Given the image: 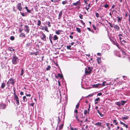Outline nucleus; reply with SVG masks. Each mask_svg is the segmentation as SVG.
<instances>
[{
    "mask_svg": "<svg viewBox=\"0 0 130 130\" xmlns=\"http://www.w3.org/2000/svg\"><path fill=\"white\" fill-rule=\"evenodd\" d=\"M19 61V59L16 56L13 57L12 59V61L13 64H16Z\"/></svg>",
    "mask_w": 130,
    "mask_h": 130,
    "instance_id": "nucleus-1",
    "label": "nucleus"
},
{
    "mask_svg": "<svg viewBox=\"0 0 130 130\" xmlns=\"http://www.w3.org/2000/svg\"><path fill=\"white\" fill-rule=\"evenodd\" d=\"M10 84H12L14 85V79L12 78H11L7 82V84L8 86H10Z\"/></svg>",
    "mask_w": 130,
    "mask_h": 130,
    "instance_id": "nucleus-2",
    "label": "nucleus"
},
{
    "mask_svg": "<svg viewBox=\"0 0 130 130\" xmlns=\"http://www.w3.org/2000/svg\"><path fill=\"white\" fill-rule=\"evenodd\" d=\"M14 95V99L16 101V104L17 105H19V98L17 94H15Z\"/></svg>",
    "mask_w": 130,
    "mask_h": 130,
    "instance_id": "nucleus-3",
    "label": "nucleus"
},
{
    "mask_svg": "<svg viewBox=\"0 0 130 130\" xmlns=\"http://www.w3.org/2000/svg\"><path fill=\"white\" fill-rule=\"evenodd\" d=\"M88 71L86 68L85 69V72L86 74H90L92 70V69H91V67H88Z\"/></svg>",
    "mask_w": 130,
    "mask_h": 130,
    "instance_id": "nucleus-4",
    "label": "nucleus"
},
{
    "mask_svg": "<svg viewBox=\"0 0 130 130\" xmlns=\"http://www.w3.org/2000/svg\"><path fill=\"white\" fill-rule=\"evenodd\" d=\"M42 36H40V37L41 39L44 41H46V36L45 34L43 32L42 33Z\"/></svg>",
    "mask_w": 130,
    "mask_h": 130,
    "instance_id": "nucleus-5",
    "label": "nucleus"
},
{
    "mask_svg": "<svg viewBox=\"0 0 130 130\" xmlns=\"http://www.w3.org/2000/svg\"><path fill=\"white\" fill-rule=\"evenodd\" d=\"M6 106V104L3 103L0 104V109H5Z\"/></svg>",
    "mask_w": 130,
    "mask_h": 130,
    "instance_id": "nucleus-6",
    "label": "nucleus"
},
{
    "mask_svg": "<svg viewBox=\"0 0 130 130\" xmlns=\"http://www.w3.org/2000/svg\"><path fill=\"white\" fill-rule=\"evenodd\" d=\"M24 30L26 32L27 34L28 33L30 29L28 26L27 25H24Z\"/></svg>",
    "mask_w": 130,
    "mask_h": 130,
    "instance_id": "nucleus-7",
    "label": "nucleus"
},
{
    "mask_svg": "<svg viewBox=\"0 0 130 130\" xmlns=\"http://www.w3.org/2000/svg\"><path fill=\"white\" fill-rule=\"evenodd\" d=\"M17 8L19 11H21L22 9V7L21 4V3H19L17 5Z\"/></svg>",
    "mask_w": 130,
    "mask_h": 130,
    "instance_id": "nucleus-8",
    "label": "nucleus"
},
{
    "mask_svg": "<svg viewBox=\"0 0 130 130\" xmlns=\"http://www.w3.org/2000/svg\"><path fill=\"white\" fill-rule=\"evenodd\" d=\"M1 67L2 69H3L5 71L7 70V67L5 64H3L2 63H1Z\"/></svg>",
    "mask_w": 130,
    "mask_h": 130,
    "instance_id": "nucleus-9",
    "label": "nucleus"
},
{
    "mask_svg": "<svg viewBox=\"0 0 130 130\" xmlns=\"http://www.w3.org/2000/svg\"><path fill=\"white\" fill-rule=\"evenodd\" d=\"M102 123L100 122H98L95 123L94 124L96 126H101V127H103L104 128V126L102 125Z\"/></svg>",
    "mask_w": 130,
    "mask_h": 130,
    "instance_id": "nucleus-10",
    "label": "nucleus"
},
{
    "mask_svg": "<svg viewBox=\"0 0 130 130\" xmlns=\"http://www.w3.org/2000/svg\"><path fill=\"white\" fill-rule=\"evenodd\" d=\"M77 5H81V3L80 1H77L76 2L74 3L73 4V5L74 6H76Z\"/></svg>",
    "mask_w": 130,
    "mask_h": 130,
    "instance_id": "nucleus-11",
    "label": "nucleus"
},
{
    "mask_svg": "<svg viewBox=\"0 0 130 130\" xmlns=\"http://www.w3.org/2000/svg\"><path fill=\"white\" fill-rule=\"evenodd\" d=\"M114 27L115 30L118 31L120 30V27L117 25H115L114 26Z\"/></svg>",
    "mask_w": 130,
    "mask_h": 130,
    "instance_id": "nucleus-12",
    "label": "nucleus"
},
{
    "mask_svg": "<svg viewBox=\"0 0 130 130\" xmlns=\"http://www.w3.org/2000/svg\"><path fill=\"white\" fill-rule=\"evenodd\" d=\"M88 127V125H83L82 127V129L83 130H86Z\"/></svg>",
    "mask_w": 130,
    "mask_h": 130,
    "instance_id": "nucleus-13",
    "label": "nucleus"
},
{
    "mask_svg": "<svg viewBox=\"0 0 130 130\" xmlns=\"http://www.w3.org/2000/svg\"><path fill=\"white\" fill-rule=\"evenodd\" d=\"M56 78H58V77H60V78L61 79L63 78V76L62 74H60L59 73L58 74V76H55Z\"/></svg>",
    "mask_w": 130,
    "mask_h": 130,
    "instance_id": "nucleus-14",
    "label": "nucleus"
},
{
    "mask_svg": "<svg viewBox=\"0 0 130 130\" xmlns=\"http://www.w3.org/2000/svg\"><path fill=\"white\" fill-rule=\"evenodd\" d=\"M97 63L98 64H100V63L101 62V57H98L97 58Z\"/></svg>",
    "mask_w": 130,
    "mask_h": 130,
    "instance_id": "nucleus-15",
    "label": "nucleus"
},
{
    "mask_svg": "<svg viewBox=\"0 0 130 130\" xmlns=\"http://www.w3.org/2000/svg\"><path fill=\"white\" fill-rule=\"evenodd\" d=\"M62 14V10H61L60 11L58 15V19H60L61 17V16Z\"/></svg>",
    "mask_w": 130,
    "mask_h": 130,
    "instance_id": "nucleus-16",
    "label": "nucleus"
},
{
    "mask_svg": "<svg viewBox=\"0 0 130 130\" xmlns=\"http://www.w3.org/2000/svg\"><path fill=\"white\" fill-rule=\"evenodd\" d=\"M63 32L62 30H57L56 31L55 33L56 34H57V35H59L60 34V32Z\"/></svg>",
    "mask_w": 130,
    "mask_h": 130,
    "instance_id": "nucleus-17",
    "label": "nucleus"
},
{
    "mask_svg": "<svg viewBox=\"0 0 130 130\" xmlns=\"http://www.w3.org/2000/svg\"><path fill=\"white\" fill-rule=\"evenodd\" d=\"M120 123L121 124L123 125L126 128H128V126L127 125L125 124L124 123H123L122 122L120 121Z\"/></svg>",
    "mask_w": 130,
    "mask_h": 130,
    "instance_id": "nucleus-18",
    "label": "nucleus"
},
{
    "mask_svg": "<svg viewBox=\"0 0 130 130\" xmlns=\"http://www.w3.org/2000/svg\"><path fill=\"white\" fill-rule=\"evenodd\" d=\"M117 18L118 19L117 21L118 22H119L122 19V17H120L119 16L117 17Z\"/></svg>",
    "mask_w": 130,
    "mask_h": 130,
    "instance_id": "nucleus-19",
    "label": "nucleus"
},
{
    "mask_svg": "<svg viewBox=\"0 0 130 130\" xmlns=\"http://www.w3.org/2000/svg\"><path fill=\"white\" fill-rule=\"evenodd\" d=\"M5 86V84L4 82H3L2 83V85L1 86V88H4Z\"/></svg>",
    "mask_w": 130,
    "mask_h": 130,
    "instance_id": "nucleus-20",
    "label": "nucleus"
},
{
    "mask_svg": "<svg viewBox=\"0 0 130 130\" xmlns=\"http://www.w3.org/2000/svg\"><path fill=\"white\" fill-rule=\"evenodd\" d=\"M58 39V37L56 35L54 36L53 39L54 40H56Z\"/></svg>",
    "mask_w": 130,
    "mask_h": 130,
    "instance_id": "nucleus-21",
    "label": "nucleus"
},
{
    "mask_svg": "<svg viewBox=\"0 0 130 130\" xmlns=\"http://www.w3.org/2000/svg\"><path fill=\"white\" fill-rule=\"evenodd\" d=\"M76 29L77 31L79 33H80L81 32V30L78 27H76Z\"/></svg>",
    "mask_w": 130,
    "mask_h": 130,
    "instance_id": "nucleus-22",
    "label": "nucleus"
},
{
    "mask_svg": "<svg viewBox=\"0 0 130 130\" xmlns=\"http://www.w3.org/2000/svg\"><path fill=\"white\" fill-rule=\"evenodd\" d=\"M23 99L24 102H26L27 101V99L26 98V96H24L23 97Z\"/></svg>",
    "mask_w": 130,
    "mask_h": 130,
    "instance_id": "nucleus-23",
    "label": "nucleus"
},
{
    "mask_svg": "<svg viewBox=\"0 0 130 130\" xmlns=\"http://www.w3.org/2000/svg\"><path fill=\"white\" fill-rule=\"evenodd\" d=\"M41 24V22L40 20H38L37 21V25L38 26H39Z\"/></svg>",
    "mask_w": 130,
    "mask_h": 130,
    "instance_id": "nucleus-24",
    "label": "nucleus"
},
{
    "mask_svg": "<svg viewBox=\"0 0 130 130\" xmlns=\"http://www.w3.org/2000/svg\"><path fill=\"white\" fill-rule=\"evenodd\" d=\"M64 125V124L63 123L61 125H60L59 126V129L61 130L63 128V126Z\"/></svg>",
    "mask_w": 130,
    "mask_h": 130,
    "instance_id": "nucleus-25",
    "label": "nucleus"
},
{
    "mask_svg": "<svg viewBox=\"0 0 130 130\" xmlns=\"http://www.w3.org/2000/svg\"><path fill=\"white\" fill-rule=\"evenodd\" d=\"M20 36L21 37H25V35L24 33H22L20 35Z\"/></svg>",
    "mask_w": 130,
    "mask_h": 130,
    "instance_id": "nucleus-26",
    "label": "nucleus"
},
{
    "mask_svg": "<svg viewBox=\"0 0 130 130\" xmlns=\"http://www.w3.org/2000/svg\"><path fill=\"white\" fill-rule=\"evenodd\" d=\"M99 85H100V84H94L93 85V87H94L95 88H97Z\"/></svg>",
    "mask_w": 130,
    "mask_h": 130,
    "instance_id": "nucleus-27",
    "label": "nucleus"
},
{
    "mask_svg": "<svg viewBox=\"0 0 130 130\" xmlns=\"http://www.w3.org/2000/svg\"><path fill=\"white\" fill-rule=\"evenodd\" d=\"M118 36H119V38L120 39V41H121V40L122 39V38L121 36L122 37V34H119L118 35Z\"/></svg>",
    "mask_w": 130,
    "mask_h": 130,
    "instance_id": "nucleus-28",
    "label": "nucleus"
},
{
    "mask_svg": "<svg viewBox=\"0 0 130 130\" xmlns=\"http://www.w3.org/2000/svg\"><path fill=\"white\" fill-rule=\"evenodd\" d=\"M9 50L10 51H15V50L13 49L12 47H9L8 48Z\"/></svg>",
    "mask_w": 130,
    "mask_h": 130,
    "instance_id": "nucleus-29",
    "label": "nucleus"
},
{
    "mask_svg": "<svg viewBox=\"0 0 130 130\" xmlns=\"http://www.w3.org/2000/svg\"><path fill=\"white\" fill-rule=\"evenodd\" d=\"M128 118V117L127 116L122 117V118L123 120H126Z\"/></svg>",
    "mask_w": 130,
    "mask_h": 130,
    "instance_id": "nucleus-30",
    "label": "nucleus"
},
{
    "mask_svg": "<svg viewBox=\"0 0 130 130\" xmlns=\"http://www.w3.org/2000/svg\"><path fill=\"white\" fill-rule=\"evenodd\" d=\"M44 30H45V31H46L47 32H49V31L48 30V28H47V27H46V26L44 28Z\"/></svg>",
    "mask_w": 130,
    "mask_h": 130,
    "instance_id": "nucleus-31",
    "label": "nucleus"
},
{
    "mask_svg": "<svg viewBox=\"0 0 130 130\" xmlns=\"http://www.w3.org/2000/svg\"><path fill=\"white\" fill-rule=\"evenodd\" d=\"M109 6V5L107 4V3H106L104 5V7L106 8L108 7Z\"/></svg>",
    "mask_w": 130,
    "mask_h": 130,
    "instance_id": "nucleus-32",
    "label": "nucleus"
},
{
    "mask_svg": "<svg viewBox=\"0 0 130 130\" xmlns=\"http://www.w3.org/2000/svg\"><path fill=\"white\" fill-rule=\"evenodd\" d=\"M51 68V67L50 66H48L46 68V70L48 71L50 70Z\"/></svg>",
    "mask_w": 130,
    "mask_h": 130,
    "instance_id": "nucleus-33",
    "label": "nucleus"
},
{
    "mask_svg": "<svg viewBox=\"0 0 130 130\" xmlns=\"http://www.w3.org/2000/svg\"><path fill=\"white\" fill-rule=\"evenodd\" d=\"M71 45H69V46H67V48L68 49H69L70 50H71Z\"/></svg>",
    "mask_w": 130,
    "mask_h": 130,
    "instance_id": "nucleus-34",
    "label": "nucleus"
},
{
    "mask_svg": "<svg viewBox=\"0 0 130 130\" xmlns=\"http://www.w3.org/2000/svg\"><path fill=\"white\" fill-rule=\"evenodd\" d=\"M106 83V82L105 81H104L103 82V83L102 84H100V85L105 86V84Z\"/></svg>",
    "mask_w": 130,
    "mask_h": 130,
    "instance_id": "nucleus-35",
    "label": "nucleus"
},
{
    "mask_svg": "<svg viewBox=\"0 0 130 130\" xmlns=\"http://www.w3.org/2000/svg\"><path fill=\"white\" fill-rule=\"evenodd\" d=\"M121 104L122 105H123L125 103H126V102L125 101H121Z\"/></svg>",
    "mask_w": 130,
    "mask_h": 130,
    "instance_id": "nucleus-36",
    "label": "nucleus"
},
{
    "mask_svg": "<svg viewBox=\"0 0 130 130\" xmlns=\"http://www.w3.org/2000/svg\"><path fill=\"white\" fill-rule=\"evenodd\" d=\"M115 45H116V46H117L118 48L119 49H120V47L119 46V44H118V43L117 42L115 44Z\"/></svg>",
    "mask_w": 130,
    "mask_h": 130,
    "instance_id": "nucleus-37",
    "label": "nucleus"
},
{
    "mask_svg": "<svg viewBox=\"0 0 130 130\" xmlns=\"http://www.w3.org/2000/svg\"><path fill=\"white\" fill-rule=\"evenodd\" d=\"M117 121L116 120H114L113 121V123H115V124L116 125H117L118 124V123L117 122Z\"/></svg>",
    "mask_w": 130,
    "mask_h": 130,
    "instance_id": "nucleus-38",
    "label": "nucleus"
},
{
    "mask_svg": "<svg viewBox=\"0 0 130 130\" xmlns=\"http://www.w3.org/2000/svg\"><path fill=\"white\" fill-rule=\"evenodd\" d=\"M10 39L11 40H13L14 39V37L13 36H11L10 37Z\"/></svg>",
    "mask_w": 130,
    "mask_h": 130,
    "instance_id": "nucleus-39",
    "label": "nucleus"
},
{
    "mask_svg": "<svg viewBox=\"0 0 130 130\" xmlns=\"http://www.w3.org/2000/svg\"><path fill=\"white\" fill-rule=\"evenodd\" d=\"M108 24H109L110 26L111 27H113V25L112 24V23H111L109 22H108Z\"/></svg>",
    "mask_w": 130,
    "mask_h": 130,
    "instance_id": "nucleus-40",
    "label": "nucleus"
},
{
    "mask_svg": "<svg viewBox=\"0 0 130 130\" xmlns=\"http://www.w3.org/2000/svg\"><path fill=\"white\" fill-rule=\"evenodd\" d=\"M129 14L127 12H125V15L126 17L128 16L129 15Z\"/></svg>",
    "mask_w": 130,
    "mask_h": 130,
    "instance_id": "nucleus-41",
    "label": "nucleus"
},
{
    "mask_svg": "<svg viewBox=\"0 0 130 130\" xmlns=\"http://www.w3.org/2000/svg\"><path fill=\"white\" fill-rule=\"evenodd\" d=\"M31 45V44L30 43H28L26 44V47H28V46H29Z\"/></svg>",
    "mask_w": 130,
    "mask_h": 130,
    "instance_id": "nucleus-42",
    "label": "nucleus"
},
{
    "mask_svg": "<svg viewBox=\"0 0 130 130\" xmlns=\"http://www.w3.org/2000/svg\"><path fill=\"white\" fill-rule=\"evenodd\" d=\"M70 129L71 130H78L76 128H73V127H71Z\"/></svg>",
    "mask_w": 130,
    "mask_h": 130,
    "instance_id": "nucleus-43",
    "label": "nucleus"
},
{
    "mask_svg": "<svg viewBox=\"0 0 130 130\" xmlns=\"http://www.w3.org/2000/svg\"><path fill=\"white\" fill-rule=\"evenodd\" d=\"M77 115L76 114V115L75 116V118H76V119L78 122L79 121V119L78 118V117Z\"/></svg>",
    "mask_w": 130,
    "mask_h": 130,
    "instance_id": "nucleus-44",
    "label": "nucleus"
},
{
    "mask_svg": "<svg viewBox=\"0 0 130 130\" xmlns=\"http://www.w3.org/2000/svg\"><path fill=\"white\" fill-rule=\"evenodd\" d=\"M95 14L96 16V17L97 18H98L99 17V13L97 12H96L95 13Z\"/></svg>",
    "mask_w": 130,
    "mask_h": 130,
    "instance_id": "nucleus-45",
    "label": "nucleus"
},
{
    "mask_svg": "<svg viewBox=\"0 0 130 130\" xmlns=\"http://www.w3.org/2000/svg\"><path fill=\"white\" fill-rule=\"evenodd\" d=\"M100 100V98H97L95 99V102H97L99 101Z\"/></svg>",
    "mask_w": 130,
    "mask_h": 130,
    "instance_id": "nucleus-46",
    "label": "nucleus"
},
{
    "mask_svg": "<svg viewBox=\"0 0 130 130\" xmlns=\"http://www.w3.org/2000/svg\"><path fill=\"white\" fill-rule=\"evenodd\" d=\"M87 113H88V112H87V110H85L84 111V114L85 115H86Z\"/></svg>",
    "mask_w": 130,
    "mask_h": 130,
    "instance_id": "nucleus-47",
    "label": "nucleus"
},
{
    "mask_svg": "<svg viewBox=\"0 0 130 130\" xmlns=\"http://www.w3.org/2000/svg\"><path fill=\"white\" fill-rule=\"evenodd\" d=\"M39 54V51H38L34 53V54L35 55L37 56Z\"/></svg>",
    "mask_w": 130,
    "mask_h": 130,
    "instance_id": "nucleus-48",
    "label": "nucleus"
},
{
    "mask_svg": "<svg viewBox=\"0 0 130 130\" xmlns=\"http://www.w3.org/2000/svg\"><path fill=\"white\" fill-rule=\"evenodd\" d=\"M88 1V0H84V1L85 4L86 5H87L88 4L87 2Z\"/></svg>",
    "mask_w": 130,
    "mask_h": 130,
    "instance_id": "nucleus-49",
    "label": "nucleus"
},
{
    "mask_svg": "<svg viewBox=\"0 0 130 130\" xmlns=\"http://www.w3.org/2000/svg\"><path fill=\"white\" fill-rule=\"evenodd\" d=\"M79 104L78 103L76 105V108H78L79 107Z\"/></svg>",
    "mask_w": 130,
    "mask_h": 130,
    "instance_id": "nucleus-50",
    "label": "nucleus"
},
{
    "mask_svg": "<svg viewBox=\"0 0 130 130\" xmlns=\"http://www.w3.org/2000/svg\"><path fill=\"white\" fill-rule=\"evenodd\" d=\"M67 3L66 1H63L62 2V3L63 5H64L66 4Z\"/></svg>",
    "mask_w": 130,
    "mask_h": 130,
    "instance_id": "nucleus-51",
    "label": "nucleus"
},
{
    "mask_svg": "<svg viewBox=\"0 0 130 130\" xmlns=\"http://www.w3.org/2000/svg\"><path fill=\"white\" fill-rule=\"evenodd\" d=\"M58 123L59 124L60 123V122L61 121V120L60 119V117H58Z\"/></svg>",
    "mask_w": 130,
    "mask_h": 130,
    "instance_id": "nucleus-52",
    "label": "nucleus"
},
{
    "mask_svg": "<svg viewBox=\"0 0 130 130\" xmlns=\"http://www.w3.org/2000/svg\"><path fill=\"white\" fill-rule=\"evenodd\" d=\"M24 72V70L23 69H22L21 71V76H22L23 75Z\"/></svg>",
    "mask_w": 130,
    "mask_h": 130,
    "instance_id": "nucleus-53",
    "label": "nucleus"
},
{
    "mask_svg": "<svg viewBox=\"0 0 130 130\" xmlns=\"http://www.w3.org/2000/svg\"><path fill=\"white\" fill-rule=\"evenodd\" d=\"M47 25L49 27H51V25L50 24V22L49 21L48 22Z\"/></svg>",
    "mask_w": 130,
    "mask_h": 130,
    "instance_id": "nucleus-54",
    "label": "nucleus"
},
{
    "mask_svg": "<svg viewBox=\"0 0 130 130\" xmlns=\"http://www.w3.org/2000/svg\"><path fill=\"white\" fill-rule=\"evenodd\" d=\"M79 18L80 19H83V18H82L83 15L82 14H79Z\"/></svg>",
    "mask_w": 130,
    "mask_h": 130,
    "instance_id": "nucleus-55",
    "label": "nucleus"
},
{
    "mask_svg": "<svg viewBox=\"0 0 130 130\" xmlns=\"http://www.w3.org/2000/svg\"><path fill=\"white\" fill-rule=\"evenodd\" d=\"M99 114L100 116L101 117H103L104 116V114H102L100 112Z\"/></svg>",
    "mask_w": 130,
    "mask_h": 130,
    "instance_id": "nucleus-56",
    "label": "nucleus"
},
{
    "mask_svg": "<svg viewBox=\"0 0 130 130\" xmlns=\"http://www.w3.org/2000/svg\"><path fill=\"white\" fill-rule=\"evenodd\" d=\"M116 104L117 105L119 106H121V103L119 102H117Z\"/></svg>",
    "mask_w": 130,
    "mask_h": 130,
    "instance_id": "nucleus-57",
    "label": "nucleus"
},
{
    "mask_svg": "<svg viewBox=\"0 0 130 130\" xmlns=\"http://www.w3.org/2000/svg\"><path fill=\"white\" fill-rule=\"evenodd\" d=\"M13 92H14V95H15V94H16L15 89V88H13Z\"/></svg>",
    "mask_w": 130,
    "mask_h": 130,
    "instance_id": "nucleus-58",
    "label": "nucleus"
},
{
    "mask_svg": "<svg viewBox=\"0 0 130 130\" xmlns=\"http://www.w3.org/2000/svg\"><path fill=\"white\" fill-rule=\"evenodd\" d=\"M80 22L83 25H85V23L83 22V20H80Z\"/></svg>",
    "mask_w": 130,
    "mask_h": 130,
    "instance_id": "nucleus-59",
    "label": "nucleus"
},
{
    "mask_svg": "<svg viewBox=\"0 0 130 130\" xmlns=\"http://www.w3.org/2000/svg\"><path fill=\"white\" fill-rule=\"evenodd\" d=\"M92 26L94 29L95 30H96V27H95L94 25H93Z\"/></svg>",
    "mask_w": 130,
    "mask_h": 130,
    "instance_id": "nucleus-60",
    "label": "nucleus"
},
{
    "mask_svg": "<svg viewBox=\"0 0 130 130\" xmlns=\"http://www.w3.org/2000/svg\"><path fill=\"white\" fill-rule=\"evenodd\" d=\"M74 112L75 113H76V114L77 115V114L78 113V111L77 110V109H76L75 110Z\"/></svg>",
    "mask_w": 130,
    "mask_h": 130,
    "instance_id": "nucleus-61",
    "label": "nucleus"
},
{
    "mask_svg": "<svg viewBox=\"0 0 130 130\" xmlns=\"http://www.w3.org/2000/svg\"><path fill=\"white\" fill-rule=\"evenodd\" d=\"M20 13H21V14L22 15L23 17H24L25 16V14L24 13H21V12H20Z\"/></svg>",
    "mask_w": 130,
    "mask_h": 130,
    "instance_id": "nucleus-62",
    "label": "nucleus"
},
{
    "mask_svg": "<svg viewBox=\"0 0 130 130\" xmlns=\"http://www.w3.org/2000/svg\"><path fill=\"white\" fill-rule=\"evenodd\" d=\"M87 6H86L85 7V8L88 11V10L89 9V7H87Z\"/></svg>",
    "mask_w": 130,
    "mask_h": 130,
    "instance_id": "nucleus-63",
    "label": "nucleus"
},
{
    "mask_svg": "<svg viewBox=\"0 0 130 130\" xmlns=\"http://www.w3.org/2000/svg\"><path fill=\"white\" fill-rule=\"evenodd\" d=\"M34 104L35 103H31L30 104V106L33 107L34 106Z\"/></svg>",
    "mask_w": 130,
    "mask_h": 130,
    "instance_id": "nucleus-64",
    "label": "nucleus"
}]
</instances>
